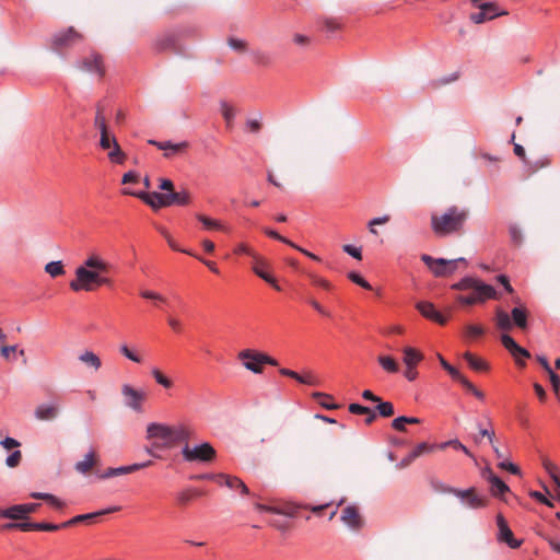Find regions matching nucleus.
<instances>
[{"label":"nucleus","mask_w":560,"mask_h":560,"mask_svg":"<svg viewBox=\"0 0 560 560\" xmlns=\"http://www.w3.org/2000/svg\"><path fill=\"white\" fill-rule=\"evenodd\" d=\"M110 265L98 254L89 255L84 261L75 268V279L71 280L69 287L72 291L90 292L97 287L112 288L114 281L107 276Z\"/></svg>","instance_id":"1"},{"label":"nucleus","mask_w":560,"mask_h":560,"mask_svg":"<svg viewBox=\"0 0 560 560\" xmlns=\"http://www.w3.org/2000/svg\"><path fill=\"white\" fill-rule=\"evenodd\" d=\"M467 219L468 211L466 209L452 206L443 214L432 215L431 228L438 236H446L459 232Z\"/></svg>","instance_id":"2"},{"label":"nucleus","mask_w":560,"mask_h":560,"mask_svg":"<svg viewBox=\"0 0 560 560\" xmlns=\"http://www.w3.org/2000/svg\"><path fill=\"white\" fill-rule=\"evenodd\" d=\"M238 359L242 361L244 368L255 374H261L264 364L277 366L278 361L262 352L254 351L250 349L242 350L238 353Z\"/></svg>","instance_id":"3"},{"label":"nucleus","mask_w":560,"mask_h":560,"mask_svg":"<svg viewBox=\"0 0 560 560\" xmlns=\"http://www.w3.org/2000/svg\"><path fill=\"white\" fill-rule=\"evenodd\" d=\"M182 455L184 460L188 463H208L215 457V450L208 442H203L192 447L186 443L182 448Z\"/></svg>","instance_id":"4"},{"label":"nucleus","mask_w":560,"mask_h":560,"mask_svg":"<svg viewBox=\"0 0 560 560\" xmlns=\"http://www.w3.org/2000/svg\"><path fill=\"white\" fill-rule=\"evenodd\" d=\"M451 289L457 291L472 290L474 292H479L488 296H495L497 294L495 289L491 284L485 283L481 280L469 276L462 278L456 283H453Z\"/></svg>","instance_id":"5"},{"label":"nucleus","mask_w":560,"mask_h":560,"mask_svg":"<svg viewBox=\"0 0 560 560\" xmlns=\"http://www.w3.org/2000/svg\"><path fill=\"white\" fill-rule=\"evenodd\" d=\"M83 39V34L73 26H70L52 35L51 46L56 49L69 48L81 43Z\"/></svg>","instance_id":"6"},{"label":"nucleus","mask_w":560,"mask_h":560,"mask_svg":"<svg viewBox=\"0 0 560 560\" xmlns=\"http://www.w3.org/2000/svg\"><path fill=\"white\" fill-rule=\"evenodd\" d=\"M477 7L480 11L469 15L470 21L475 24H481L498 16H504L509 14L508 11H499V7L494 2H483L477 4Z\"/></svg>","instance_id":"7"},{"label":"nucleus","mask_w":560,"mask_h":560,"mask_svg":"<svg viewBox=\"0 0 560 560\" xmlns=\"http://www.w3.org/2000/svg\"><path fill=\"white\" fill-rule=\"evenodd\" d=\"M121 394L125 398V405L128 408L137 412H140L142 410L141 402L145 399L144 392L135 389L129 384H124L121 386Z\"/></svg>","instance_id":"8"},{"label":"nucleus","mask_w":560,"mask_h":560,"mask_svg":"<svg viewBox=\"0 0 560 560\" xmlns=\"http://www.w3.org/2000/svg\"><path fill=\"white\" fill-rule=\"evenodd\" d=\"M501 342L504 348L514 357L517 364L524 366L525 362L522 359H528L530 353L527 349L521 347L510 335L503 334Z\"/></svg>","instance_id":"9"},{"label":"nucleus","mask_w":560,"mask_h":560,"mask_svg":"<svg viewBox=\"0 0 560 560\" xmlns=\"http://www.w3.org/2000/svg\"><path fill=\"white\" fill-rule=\"evenodd\" d=\"M497 525L499 528L498 540L505 542L510 548L516 549L521 547L522 540H518L514 537L511 528L509 527L505 518L502 514L497 515Z\"/></svg>","instance_id":"10"},{"label":"nucleus","mask_w":560,"mask_h":560,"mask_svg":"<svg viewBox=\"0 0 560 560\" xmlns=\"http://www.w3.org/2000/svg\"><path fill=\"white\" fill-rule=\"evenodd\" d=\"M124 194L127 195H133L140 199H142L147 205H149L152 209L156 210L160 208H166V192H159V191H152V192H145V191H139V192H131L129 190H125Z\"/></svg>","instance_id":"11"},{"label":"nucleus","mask_w":560,"mask_h":560,"mask_svg":"<svg viewBox=\"0 0 560 560\" xmlns=\"http://www.w3.org/2000/svg\"><path fill=\"white\" fill-rule=\"evenodd\" d=\"M340 520L351 530H359L363 526V520L354 505L346 506L341 512Z\"/></svg>","instance_id":"12"},{"label":"nucleus","mask_w":560,"mask_h":560,"mask_svg":"<svg viewBox=\"0 0 560 560\" xmlns=\"http://www.w3.org/2000/svg\"><path fill=\"white\" fill-rule=\"evenodd\" d=\"M171 425L151 422L147 427V439H159L163 441V447H170Z\"/></svg>","instance_id":"13"},{"label":"nucleus","mask_w":560,"mask_h":560,"mask_svg":"<svg viewBox=\"0 0 560 560\" xmlns=\"http://www.w3.org/2000/svg\"><path fill=\"white\" fill-rule=\"evenodd\" d=\"M59 415V402L50 400L48 402L39 404L34 411V416L40 421H51Z\"/></svg>","instance_id":"14"},{"label":"nucleus","mask_w":560,"mask_h":560,"mask_svg":"<svg viewBox=\"0 0 560 560\" xmlns=\"http://www.w3.org/2000/svg\"><path fill=\"white\" fill-rule=\"evenodd\" d=\"M417 310L421 313L423 317L433 320L440 325H445L447 322V318L441 312H439L431 302H418Z\"/></svg>","instance_id":"15"},{"label":"nucleus","mask_w":560,"mask_h":560,"mask_svg":"<svg viewBox=\"0 0 560 560\" xmlns=\"http://www.w3.org/2000/svg\"><path fill=\"white\" fill-rule=\"evenodd\" d=\"M120 510V506H109V508H106V509H103V510H100V511H96V512H92V513H86V514H79L72 518H70L69 521H66L62 523V526H66L69 527V526H72V525H75V524H79V523H82V522H85V521H90V520H94L98 516H102V515H106V514H109V513H114V512H117Z\"/></svg>","instance_id":"16"},{"label":"nucleus","mask_w":560,"mask_h":560,"mask_svg":"<svg viewBox=\"0 0 560 560\" xmlns=\"http://www.w3.org/2000/svg\"><path fill=\"white\" fill-rule=\"evenodd\" d=\"M482 476L491 485V493L494 497L501 498L503 494L510 491L509 486L490 469L485 470Z\"/></svg>","instance_id":"17"},{"label":"nucleus","mask_w":560,"mask_h":560,"mask_svg":"<svg viewBox=\"0 0 560 560\" xmlns=\"http://www.w3.org/2000/svg\"><path fill=\"white\" fill-rule=\"evenodd\" d=\"M149 143L155 145L159 150L164 151L165 158H171L184 151L188 147L186 141L173 143L172 141L149 140Z\"/></svg>","instance_id":"18"},{"label":"nucleus","mask_w":560,"mask_h":560,"mask_svg":"<svg viewBox=\"0 0 560 560\" xmlns=\"http://www.w3.org/2000/svg\"><path fill=\"white\" fill-rule=\"evenodd\" d=\"M170 447L177 443H187L191 436V430L184 425H171Z\"/></svg>","instance_id":"19"},{"label":"nucleus","mask_w":560,"mask_h":560,"mask_svg":"<svg viewBox=\"0 0 560 560\" xmlns=\"http://www.w3.org/2000/svg\"><path fill=\"white\" fill-rule=\"evenodd\" d=\"M189 202V194L186 190L166 192V206H186Z\"/></svg>","instance_id":"20"},{"label":"nucleus","mask_w":560,"mask_h":560,"mask_svg":"<svg viewBox=\"0 0 560 560\" xmlns=\"http://www.w3.org/2000/svg\"><path fill=\"white\" fill-rule=\"evenodd\" d=\"M0 517L13 521L26 520L22 504H15L7 509H0Z\"/></svg>","instance_id":"21"},{"label":"nucleus","mask_w":560,"mask_h":560,"mask_svg":"<svg viewBox=\"0 0 560 560\" xmlns=\"http://www.w3.org/2000/svg\"><path fill=\"white\" fill-rule=\"evenodd\" d=\"M79 361L85 364L88 368L97 371L102 366L100 357L93 351L85 350L78 357Z\"/></svg>","instance_id":"22"},{"label":"nucleus","mask_w":560,"mask_h":560,"mask_svg":"<svg viewBox=\"0 0 560 560\" xmlns=\"http://www.w3.org/2000/svg\"><path fill=\"white\" fill-rule=\"evenodd\" d=\"M279 373L283 376H288V377L295 380L300 384L317 385L315 377L312 375H300L298 372L287 369V368H281L279 370Z\"/></svg>","instance_id":"23"},{"label":"nucleus","mask_w":560,"mask_h":560,"mask_svg":"<svg viewBox=\"0 0 560 560\" xmlns=\"http://www.w3.org/2000/svg\"><path fill=\"white\" fill-rule=\"evenodd\" d=\"M30 497L36 500H44L55 509L61 510L66 506L65 501L47 492H31Z\"/></svg>","instance_id":"24"},{"label":"nucleus","mask_w":560,"mask_h":560,"mask_svg":"<svg viewBox=\"0 0 560 560\" xmlns=\"http://www.w3.org/2000/svg\"><path fill=\"white\" fill-rule=\"evenodd\" d=\"M404 363L407 368L417 366V364L423 360V355L420 351L411 347H405L402 349Z\"/></svg>","instance_id":"25"},{"label":"nucleus","mask_w":560,"mask_h":560,"mask_svg":"<svg viewBox=\"0 0 560 560\" xmlns=\"http://www.w3.org/2000/svg\"><path fill=\"white\" fill-rule=\"evenodd\" d=\"M527 311L524 307H514L511 311V319L512 323L518 327L520 329H526L528 322H527Z\"/></svg>","instance_id":"26"},{"label":"nucleus","mask_w":560,"mask_h":560,"mask_svg":"<svg viewBox=\"0 0 560 560\" xmlns=\"http://www.w3.org/2000/svg\"><path fill=\"white\" fill-rule=\"evenodd\" d=\"M203 493L194 488V487H188L179 492L176 493V501L179 505L182 506H185L187 505L195 497H200L202 495Z\"/></svg>","instance_id":"27"},{"label":"nucleus","mask_w":560,"mask_h":560,"mask_svg":"<svg viewBox=\"0 0 560 560\" xmlns=\"http://www.w3.org/2000/svg\"><path fill=\"white\" fill-rule=\"evenodd\" d=\"M82 65L86 70H102L105 68L102 56L96 52H92L85 57Z\"/></svg>","instance_id":"28"},{"label":"nucleus","mask_w":560,"mask_h":560,"mask_svg":"<svg viewBox=\"0 0 560 560\" xmlns=\"http://www.w3.org/2000/svg\"><path fill=\"white\" fill-rule=\"evenodd\" d=\"M95 465V453L91 450L85 454L84 458L77 462L74 469L80 474H86Z\"/></svg>","instance_id":"29"},{"label":"nucleus","mask_w":560,"mask_h":560,"mask_svg":"<svg viewBox=\"0 0 560 560\" xmlns=\"http://www.w3.org/2000/svg\"><path fill=\"white\" fill-rule=\"evenodd\" d=\"M264 265V261L259 258L258 260H255V265L253 266V271L264 281L272 285L276 290H280V287L278 285L276 279L271 277L269 273H267L261 266Z\"/></svg>","instance_id":"30"},{"label":"nucleus","mask_w":560,"mask_h":560,"mask_svg":"<svg viewBox=\"0 0 560 560\" xmlns=\"http://www.w3.org/2000/svg\"><path fill=\"white\" fill-rule=\"evenodd\" d=\"M445 265H441L440 269L435 271V277H444L453 275L457 268V264L460 261H466L465 258L460 257L457 259L447 260L444 259Z\"/></svg>","instance_id":"31"},{"label":"nucleus","mask_w":560,"mask_h":560,"mask_svg":"<svg viewBox=\"0 0 560 560\" xmlns=\"http://www.w3.org/2000/svg\"><path fill=\"white\" fill-rule=\"evenodd\" d=\"M494 296H488L486 294H481L479 292H474L470 295H457L456 300L465 305H474L476 303H483L488 299H493Z\"/></svg>","instance_id":"32"},{"label":"nucleus","mask_w":560,"mask_h":560,"mask_svg":"<svg viewBox=\"0 0 560 560\" xmlns=\"http://www.w3.org/2000/svg\"><path fill=\"white\" fill-rule=\"evenodd\" d=\"M420 422L421 420L419 418L400 416L393 420L392 427L396 431L405 432L407 424H418Z\"/></svg>","instance_id":"33"},{"label":"nucleus","mask_w":560,"mask_h":560,"mask_svg":"<svg viewBox=\"0 0 560 560\" xmlns=\"http://www.w3.org/2000/svg\"><path fill=\"white\" fill-rule=\"evenodd\" d=\"M446 447H453L456 451H462L468 457L472 459L475 458L472 453L458 439L448 440L438 444V450H444Z\"/></svg>","instance_id":"34"},{"label":"nucleus","mask_w":560,"mask_h":560,"mask_svg":"<svg viewBox=\"0 0 560 560\" xmlns=\"http://www.w3.org/2000/svg\"><path fill=\"white\" fill-rule=\"evenodd\" d=\"M495 323L498 328L502 330H510L513 326L511 316L501 308L495 312Z\"/></svg>","instance_id":"35"},{"label":"nucleus","mask_w":560,"mask_h":560,"mask_svg":"<svg viewBox=\"0 0 560 560\" xmlns=\"http://www.w3.org/2000/svg\"><path fill=\"white\" fill-rule=\"evenodd\" d=\"M220 109H221V114L226 122V127L232 128L233 120L236 116V109L233 106H231L229 103H226L225 101H221Z\"/></svg>","instance_id":"36"},{"label":"nucleus","mask_w":560,"mask_h":560,"mask_svg":"<svg viewBox=\"0 0 560 560\" xmlns=\"http://www.w3.org/2000/svg\"><path fill=\"white\" fill-rule=\"evenodd\" d=\"M377 362L382 369L388 373H397L399 371L398 363L389 355H380Z\"/></svg>","instance_id":"37"},{"label":"nucleus","mask_w":560,"mask_h":560,"mask_svg":"<svg viewBox=\"0 0 560 560\" xmlns=\"http://www.w3.org/2000/svg\"><path fill=\"white\" fill-rule=\"evenodd\" d=\"M488 500L485 497L476 494L474 490L464 503L465 506L477 510L487 506Z\"/></svg>","instance_id":"38"},{"label":"nucleus","mask_w":560,"mask_h":560,"mask_svg":"<svg viewBox=\"0 0 560 560\" xmlns=\"http://www.w3.org/2000/svg\"><path fill=\"white\" fill-rule=\"evenodd\" d=\"M45 272L56 278L65 275L66 270L61 260H54L45 265Z\"/></svg>","instance_id":"39"},{"label":"nucleus","mask_w":560,"mask_h":560,"mask_svg":"<svg viewBox=\"0 0 560 560\" xmlns=\"http://www.w3.org/2000/svg\"><path fill=\"white\" fill-rule=\"evenodd\" d=\"M151 375L155 380V382L161 385L165 389H170L173 387L174 383L171 378L165 376L158 368L151 369Z\"/></svg>","instance_id":"40"},{"label":"nucleus","mask_w":560,"mask_h":560,"mask_svg":"<svg viewBox=\"0 0 560 560\" xmlns=\"http://www.w3.org/2000/svg\"><path fill=\"white\" fill-rule=\"evenodd\" d=\"M112 142H113V147L109 150L108 152V159L112 161V162H115V163H122L124 160H125V154L124 152L121 151L116 138H112Z\"/></svg>","instance_id":"41"},{"label":"nucleus","mask_w":560,"mask_h":560,"mask_svg":"<svg viewBox=\"0 0 560 560\" xmlns=\"http://www.w3.org/2000/svg\"><path fill=\"white\" fill-rule=\"evenodd\" d=\"M458 80V72H452L448 75H443L438 79H433L430 82L432 89H440L446 84L453 83Z\"/></svg>","instance_id":"42"},{"label":"nucleus","mask_w":560,"mask_h":560,"mask_svg":"<svg viewBox=\"0 0 560 560\" xmlns=\"http://www.w3.org/2000/svg\"><path fill=\"white\" fill-rule=\"evenodd\" d=\"M197 219L202 223V225L208 230H220V231H228V228L221 224L218 220L208 218L203 214H198Z\"/></svg>","instance_id":"43"},{"label":"nucleus","mask_w":560,"mask_h":560,"mask_svg":"<svg viewBox=\"0 0 560 560\" xmlns=\"http://www.w3.org/2000/svg\"><path fill=\"white\" fill-rule=\"evenodd\" d=\"M421 260L425 264V266L432 271L435 276V271L440 269L441 265H445L444 258H433L428 254H423L421 256Z\"/></svg>","instance_id":"44"},{"label":"nucleus","mask_w":560,"mask_h":560,"mask_svg":"<svg viewBox=\"0 0 560 560\" xmlns=\"http://www.w3.org/2000/svg\"><path fill=\"white\" fill-rule=\"evenodd\" d=\"M421 260L425 264V266L432 271L435 276V271L440 269L441 265H445L444 258H433L428 254H423L421 256Z\"/></svg>","instance_id":"45"},{"label":"nucleus","mask_w":560,"mask_h":560,"mask_svg":"<svg viewBox=\"0 0 560 560\" xmlns=\"http://www.w3.org/2000/svg\"><path fill=\"white\" fill-rule=\"evenodd\" d=\"M464 359L469 364V366L476 371H483L487 369V364L479 358H476L472 353L466 352L464 354Z\"/></svg>","instance_id":"46"},{"label":"nucleus","mask_w":560,"mask_h":560,"mask_svg":"<svg viewBox=\"0 0 560 560\" xmlns=\"http://www.w3.org/2000/svg\"><path fill=\"white\" fill-rule=\"evenodd\" d=\"M94 126L100 130V133H106L108 131L106 119L100 105L96 108Z\"/></svg>","instance_id":"47"},{"label":"nucleus","mask_w":560,"mask_h":560,"mask_svg":"<svg viewBox=\"0 0 560 560\" xmlns=\"http://www.w3.org/2000/svg\"><path fill=\"white\" fill-rule=\"evenodd\" d=\"M509 234H510L511 242L514 245L520 246L523 243V233H522L521 228L517 224H515V223L510 224Z\"/></svg>","instance_id":"48"},{"label":"nucleus","mask_w":560,"mask_h":560,"mask_svg":"<svg viewBox=\"0 0 560 560\" xmlns=\"http://www.w3.org/2000/svg\"><path fill=\"white\" fill-rule=\"evenodd\" d=\"M439 361L442 368L451 375L454 381H458L463 375L455 366L450 364L442 355L439 354Z\"/></svg>","instance_id":"49"},{"label":"nucleus","mask_w":560,"mask_h":560,"mask_svg":"<svg viewBox=\"0 0 560 560\" xmlns=\"http://www.w3.org/2000/svg\"><path fill=\"white\" fill-rule=\"evenodd\" d=\"M376 410L378 411L380 416L382 417H390L394 415V406L390 401H376Z\"/></svg>","instance_id":"50"},{"label":"nucleus","mask_w":560,"mask_h":560,"mask_svg":"<svg viewBox=\"0 0 560 560\" xmlns=\"http://www.w3.org/2000/svg\"><path fill=\"white\" fill-rule=\"evenodd\" d=\"M438 448V444H429L427 442L419 443L411 453L415 454V457L418 458L424 453L432 452Z\"/></svg>","instance_id":"51"},{"label":"nucleus","mask_w":560,"mask_h":560,"mask_svg":"<svg viewBox=\"0 0 560 560\" xmlns=\"http://www.w3.org/2000/svg\"><path fill=\"white\" fill-rule=\"evenodd\" d=\"M313 397L326 409L332 410L337 408V405L334 402H328L327 400L331 399V396L316 392L313 394Z\"/></svg>","instance_id":"52"},{"label":"nucleus","mask_w":560,"mask_h":560,"mask_svg":"<svg viewBox=\"0 0 560 560\" xmlns=\"http://www.w3.org/2000/svg\"><path fill=\"white\" fill-rule=\"evenodd\" d=\"M485 334V329L479 325H468L465 328L464 337L466 339H471L476 337H480Z\"/></svg>","instance_id":"53"},{"label":"nucleus","mask_w":560,"mask_h":560,"mask_svg":"<svg viewBox=\"0 0 560 560\" xmlns=\"http://www.w3.org/2000/svg\"><path fill=\"white\" fill-rule=\"evenodd\" d=\"M542 466H544L546 472L553 480V482H558V479H560V474L557 472L556 465L553 463H551L549 459L544 458L542 459Z\"/></svg>","instance_id":"54"},{"label":"nucleus","mask_w":560,"mask_h":560,"mask_svg":"<svg viewBox=\"0 0 560 560\" xmlns=\"http://www.w3.org/2000/svg\"><path fill=\"white\" fill-rule=\"evenodd\" d=\"M478 428H479V433L474 436V441L477 444H479V443H481V439L482 438H487L490 443H493L494 431L490 430V429H487V428H481L480 424H478Z\"/></svg>","instance_id":"55"},{"label":"nucleus","mask_w":560,"mask_h":560,"mask_svg":"<svg viewBox=\"0 0 560 560\" xmlns=\"http://www.w3.org/2000/svg\"><path fill=\"white\" fill-rule=\"evenodd\" d=\"M175 45V38L173 35H164L156 40V47L160 50H165Z\"/></svg>","instance_id":"56"},{"label":"nucleus","mask_w":560,"mask_h":560,"mask_svg":"<svg viewBox=\"0 0 560 560\" xmlns=\"http://www.w3.org/2000/svg\"><path fill=\"white\" fill-rule=\"evenodd\" d=\"M348 278L355 284L362 287L363 289H366V290H371L372 287L371 284L363 278L361 277L358 272L355 271H350L348 273Z\"/></svg>","instance_id":"57"},{"label":"nucleus","mask_w":560,"mask_h":560,"mask_svg":"<svg viewBox=\"0 0 560 560\" xmlns=\"http://www.w3.org/2000/svg\"><path fill=\"white\" fill-rule=\"evenodd\" d=\"M234 253L237 255H247V256L252 257L254 260L259 259V256L246 244H238L235 247Z\"/></svg>","instance_id":"58"},{"label":"nucleus","mask_w":560,"mask_h":560,"mask_svg":"<svg viewBox=\"0 0 560 560\" xmlns=\"http://www.w3.org/2000/svg\"><path fill=\"white\" fill-rule=\"evenodd\" d=\"M264 232L271 238H275L279 242H282L289 246H295V244L293 242H291L290 240H288L287 237L280 235L277 231L272 230V229H268L266 228L264 230Z\"/></svg>","instance_id":"59"},{"label":"nucleus","mask_w":560,"mask_h":560,"mask_svg":"<svg viewBox=\"0 0 560 560\" xmlns=\"http://www.w3.org/2000/svg\"><path fill=\"white\" fill-rule=\"evenodd\" d=\"M22 458V454L20 451H13L5 459V465L10 468L16 467Z\"/></svg>","instance_id":"60"},{"label":"nucleus","mask_w":560,"mask_h":560,"mask_svg":"<svg viewBox=\"0 0 560 560\" xmlns=\"http://www.w3.org/2000/svg\"><path fill=\"white\" fill-rule=\"evenodd\" d=\"M431 486L438 492L448 493V494H452L453 492H455L454 487H450L440 480H433L431 482Z\"/></svg>","instance_id":"61"},{"label":"nucleus","mask_w":560,"mask_h":560,"mask_svg":"<svg viewBox=\"0 0 560 560\" xmlns=\"http://www.w3.org/2000/svg\"><path fill=\"white\" fill-rule=\"evenodd\" d=\"M140 294L143 299L153 300V301H156V302H160L163 304L166 303V299L163 295H161L160 293H156L154 291L143 290V291H141Z\"/></svg>","instance_id":"62"},{"label":"nucleus","mask_w":560,"mask_h":560,"mask_svg":"<svg viewBox=\"0 0 560 560\" xmlns=\"http://www.w3.org/2000/svg\"><path fill=\"white\" fill-rule=\"evenodd\" d=\"M119 351L128 360H130V361H132L135 363H140L141 362V358L137 353L131 351L126 345L120 346Z\"/></svg>","instance_id":"63"},{"label":"nucleus","mask_w":560,"mask_h":560,"mask_svg":"<svg viewBox=\"0 0 560 560\" xmlns=\"http://www.w3.org/2000/svg\"><path fill=\"white\" fill-rule=\"evenodd\" d=\"M345 253L350 255L351 257L361 260L362 259V250L360 247H355L353 245L347 244L342 246Z\"/></svg>","instance_id":"64"}]
</instances>
